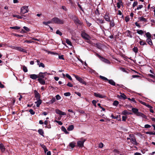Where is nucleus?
Returning a JSON list of instances; mask_svg holds the SVG:
<instances>
[{
  "label": "nucleus",
  "mask_w": 155,
  "mask_h": 155,
  "mask_svg": "<svg viewBox=\"0 0 155 155\" xmlns=\"http://www.w3.org/2000/svg\"><path fill=\"white\" fill-rule=\"evenodd\" d=\"M125 34H127L126 35L128 37H129L130 38H132V32L130 31L129 30H126V31L125 32Z\"/></svg>",
  "instance_id": "obj_11"
},
{
  "label": "nucleus",
  "mask_w": 155,
  "mask_h": 155,
  "mask_svg": "<svg viewBox=\"0 0 155 155\" xmlns=\"http://www.w3.org/2000/svg\"><path fill=\"white\" fill-rule=\"evenodd\" d=\"M22 69L23 71L25 73L28 71L27 68L24 66H23Z\"/></svg>",
  "instance_id": "obj_44"
},
{
  "label": "nucleus",
  "mask_w": 155,
  "mask_h": 155,
  "mask_svg": "<svg viewBox=\"0 0 155 155\" xmlns=\"http://www.w3.org/2000/svg\"><path fill=\"white\" fill-rule=\"evenodd\" d=\"M30 78L33 80H35L37 78H38V76L37 75L35 74H31L30 75Z\"/></svg>",
  "instance_id": "obj_17"
},
{
  "label": "nucleus",
  "mask_w": 155,
  "mask_h": 155,
  "mask_svg": "<svg viewBox=\"0 0 155 155\" xmlns=\"http://www.w3.org/2000/svg\"><path fill=\"white\" fill-rule=\"evenodd\" d=\"M96 20L100 24H103L104 23V20L99 18H97Z\"/></svg>",
  "instance_id": "obj_30"
},
{
  "label": "nucleus",
  "mask_w": 155,
  "mask_h": 155,
  "mask_svg": "<svg viewBox=\"0 0 155 155\" xmlns=\"http://www.w3.org/2000/svg\"><path fill=\"white\" fill-rule=\"evenodd\" d=\"M75 78H76V80L84 84L85 85H87L86 82L82 79V78L78 76V75H74Z\"/></svg>",
  "instance_id": "obj_5"
},
{
  "label": "nucleus",
  "mask_w": 155,
  "mask_h": 155,
  "mask_svg": "<svg viewBox=\"0 0 155 155\" xmlns=\"http://www.w3.org/2000/svg\"><path fill=\"white\" fill-rule=\"evenodd\" d=\"M117 97L120 99L122 98L124 100H125L127 98V96L125 95V94H122V95H117Z\"/></svg>",
  "instance_id": "obj_15"
},
{
  "label": "nucleus",
  "mask_w": 155,
  "mask_h": 155,
  "mask_svg": "<svg viewBox=\"0 0 155 155\" xmlns=\"http://www.w3.org/2000/svg\"><path fill=\"white\" fill-rule=\"evenodd\" d=\"M119 102L117 101H114L113 103V105L115 106H117Z\"/></svg>",
  "instance_id": "obj_36"
},
{
  "label": "nucleus",
  "mask_w": 155,
  "mask_h": 155,
  "mask_svg": "<svg viewBox=\"0 0 155 155\" xmlns=\"http://www.w3.org/2000/svg\"><path fill=\"white\" fill-rule=\"evenodd\" d=\"M0 149L2 152H4L5 150V148L2 143L0 144Z\"/></svg>",
  "instance_id": "obj_19"
},
{
  "label": "nucleus",
  "mask_w": 155,
  "mask_h": 155,
  "mask_svg": "<svg viewBox=\"0 0 155 155\" xmlns=\"http://www.w3.org/2000/svg\"><path fill=\"white\" fill-rule=\"evenodd\" d=\"M125 20L126 22H127L129 21V18L127 16L125 17Z\"/></svg>",
  "instance_id": "obj_58"
},
{
  "label": "nucleus",
  "mask_w": 155,
  "mask_h": 155,
  "mask_svg": "<svg viewBox=\"0 0 155 155\" xmlns=\"http://www.w3.org/2000/svg\"><path fill=\"white\" fill-rule=\"evenodd\" d=\"M127 118V117L126 116H122V120L124 121H125L126 120Z\"/></svg>",
  "instance_id": "obj_63"
},
{
  "label": "nucleus",
  "mask_w": 155,
  "mask_h": 155,
  "mask_svg": "<svg viewBox=\"0 0 155 155\" xmlns=\"http://www.w3.org/2000/svg\"><path fill=\"white\" fill-rule=\"evenodd\" d=\"M71 95V93L69 92L65 93L64 94V95L66 97L69 96L70 95Z\"/></svg>",
  "instance_id": "obj_45"
},
{
  "label": "nucleus",
  "mask_w": 155,
  "mask_h": 155,
  "mask_svg": "<svg viewBox=\"0 0 155 155\" xmlns=\"http://www.w3.org/2000/svg\"><path fill=\"white\" fill-rule=\"evenodd\" d=\"M139 39L140 40V42H139V44H140V45H147L146 42H143V41L142 40H141L140 38H139Z\"/></svg>",
  "instance_id": "obj_32"
},
{
  "label": "nucleus",
  "mask_w": 155,
  "mask_h": 155,
  "mask_svg": "<svg viewBox=\"0 0 155 155\" xmlns=\"http://www.w3.org/2000/svg\"><path fill=\"white\" fill-rule=\"evenodd\" d=\"M38 81L39 82V83L41 85H44L45 84V81L42 78H38Z\"/></svg>",
  "instance_id": "obj_14"
},
{
  "label": "nucleus",
  "mask_w": 155,
  "mask_h": 155,
  "mask_svg": "<svg viewBox=\"0 0 155 155\" xmlns=\"http://www.w3.org/2000/svg\"><path fill=\"white\" fill-rule=\"evenodd\" d=\"M138 20L139 21H143L146 22L147 21V20L145 18H143V17H139L138 18Z\"/></svg>",
  "instance_id": "obj_25"
},
{
  "label": "nucleus",
  "mask_w": 155,
  "mask_h": 155,
  "mask_svg": "<svg viewBox=\"0 0 155 155\" xmlns=\"http://www.w3.org/2000/svg\"><path fill=\"white\" fill-rule=\"evenodd\" d=\"M94 95L95 96V97L101 98H104L106 97L105 95H101L98 93H94Z\"/></svg>",
  "instance_id": "obj_8"
},
{
  "label": "nucleus",
  "mask_w": 155,
  "mask_h": 155,
  "mask_svg": "<svg viewBox=\"0 0 155 155\" xmlns=\"http://www.w3.org/2000/svg\"><path fill=\"white\" fill-rule=\"evenodd\" d=\"M104 144L101 142L99 143V147L100 148H102L103 147Z\"/></svg>",
  "instance_id": "obj_59"
},
{
  "label": "nucleus",
  "mask_w": 155,
  "mask_h": 155,
  "mask_svg": "<svg viewBox=\"0 0 155 155\" xmlns=\"http://www.w3.org/2000/svg\"><path fill=\"white\" fill-rule=\"evenodd\" d=\"M58 58L61 60H64V55H62L60 56H58Z\"/></svg>",
  "instance_id": "obj_48"
},
{
  "label": "nucleus",
  "mask_w": 155,
  "mask_h": 155,
  "mask_svg": "<svg viewBox=\"0 0 155 155\" xmlns=\"http://www.w3.org/2000/svg\"><path fill=\"white\" fill-rule=\"evenodd\" d=\"M17 50V51L21 52H22L24 53H27V50L25 49H24L21 47H14L13 48Z\"/></svg>",
  "instance_id": "obj_7"
},
{
  "label": "nucleus",
  "mask_w": 155,
  "mask_h": 155,
  "mask_svg": "<svg viewBox=\"0 0 155 155\" xmlns=\"http://www.w3.org/2000/svg\"><path fill=\"white\" fill-rule=\"evenodd\" d=\"M56 33L61 36L62 35V33L59 30H57L56 32Z\"/></svg>",
  "instance_id": "obj_43"
},
{
  "label": "nucleus",
  "mask_w": 155,
  "mask_h": 155,
  "mask_svg": "<svg viewBox=\"0 0 155 155\" xmlns=\"http://www.w3.org/2000/svg\"><path fill=\"white\" fill-rule=\"evenodd\" d=\"M28 112H30V113L32 115H33L35 113V112L34 111V110L32 109H30L28 111Z\"/></svg>",
  "instance_id": "obj_42"
},
{
  "label": "nucleus",
  "mask_w": 155,
  "mask_h": 155,
  "mask_svg": "<svg viewBox=\"0 0 155 155\" xmlns=\"http://www.w3.org/2000/svg\"><path fill=\"white\" fill-rule=\"evenodd\" d=\"M143 114L141 112H138L136 114H136V115H137V116H140L141 115H142V114Z\"/></svg>",
  "instance_id": "obj_60"
},
{
  "label": "nucleus",
  "mask_w": 155,
  "mask_h": 155,
  "mask_svg": "<svg viewBox=\"0 0 155 155\" xmlns=\"http://www.w3.org/2000/svg\"><path fill=\"white\" fill-rule=\"evenodd\" d=\"M96 101L95 100H93L92 101V104H93V105L95 107H96Z\"/></svg>",
  "instance_id": "obj_47"
},
{
  "label": "nucleus",
  "mask_w": 155,
  "mask_h": 155,
  "mask_svg": "<svg viewBox=\"0 0 155 155\" xmlns=\"http://www.w3.org/2000/svg\"><path fill=\"white\" fill-rule=\"evenodd\" d=\"M37 65H38L39 67H42L43 68H44L45 67V66L42 63L40 62V61L38 60H37Z\"/></svg>",
  "instance_id": "obj_12"
},
{
  "label": "nucleus",
  "mask_w": 155,
  "mask_h": 155,
  "mask_svg": "<svg viewBox=\"0 0 155 155\" xmlns=\"http://www.w3.org/2000/svg\"><path fill=\"white\" fill-rule=\"evenodd\" d=\"M146 41L149 45H153V43H152L151 38H147V39H146Z\"/></svg>",
  "instance_id": "obj_23"
},
{
  "label": "nucleus",
  "mask_w": 155,
  "mask_h": 155,
  "mask_svg": "<svg viewBox=\"0 0 155 155\" xmlns=\"http://www.w3.org/2000/svg\"><path fill=\"white\" fill-rule=\"evenodd\" d=\"M143 7V6L142 5H139V6L137 7V10H139L141 8Z\"/></svg>",
  "instance_id": "obj_53"
},
{
  "label": "nucleus",
  "mask_w": 155,
  "mask_h": 155,
  "mask_svg": "<svg viewBox=\"0 0 155 155\" xmlns=\"http://www.w3.org/2000/svg\"><path fill=\"white\" fill-rule=\"evenodd\" d=\"M138 2L137 1H135L134 2L133 5H132V7L134 8V7L137 6V5Z\"/></svg>",
  "instance_id": "obj_49"
},
{
  "label": "nucleus",
  "mask_w": 155,
  "mask_h": 155,
  "mask_svg": "<svg viewBox=\"0 0 155 155\" xmlns=\"http://www.w3.org/2000/svg\"><path fill=\"white\" fill-rule=\"evenodd\" d=\"M116 119H117L119 121H121V119L120 118V115H117L116 117Z\"/></svg>",
  "instance_id": "obj_50"
},
{
  "label": "nucleus",
  "mask_w": 155,
  "mask_h": 155,
  "mask_svg": "<svg viewBox=\"0 0 155 155\" xmlns=\"http://www.w3.org/2000/svg\"><path fill=\"white\" fill-rule=\"evenodd\" d=\"M110 22L109 23V25L110 28L114 27V26L115 25V22H114V20H112L111 21H109Z\"/></svg>",
  "instance_id": "obj_16"
},
{
  "label": "nucleus",
  "mask_w": 155,
  "mask_h": 155,
  "mask_svg": "<svg viewBox=\"0 0 155 155\" xmlns=\"http://www.w3.org/2000/svg\"><path fill=\"white\" fill-rule=\"evenodd\" d=\"M100 78L102 79V80L104 81H107L109 80L107 79V78L105 77H104L103 76H99Z\"/></svg>",
  "instance_id": "obj_31"
},
{
  "label": "nucleus",
  "mask_w": 155,
  "mask_h": 155,
  "mask_svg": "<svg viewBox=\"0 0 155 155\" xmlns=\"http://www.w3.org/2000/svg\"><path fill=\"white\" fill-rule=\"evenodd\" d=\"M23 28H24V29L27 31H28L30 30L29 28H28V27L25 26H24V27H23Z\"/></svg>",
  "instance_id": "obj_55"
},
{
  "label": "nucleus",
  "mask_w": 155,
  "mask_h": 155,
  "mask_svg": "<svg viewBox=\"0 0 155 155\" xmlns=\"http://www.w3.org/2000/svg\"><path fill=\"white\" fill-rule=\"evenodd\" d=\"M37 101L35 102V103L36 104V106L38 107L40 106V105L41 104L42 101L41 99H37Z\"/></svg>",
  "instance_id": "obj_18"
},
{
  "label": "nucleus",
  "mask_w": 155,
  "mask_h": 155,
  "mask_svg": "<svg viewBox=\"0 0 155 155\" xmlns=\"http://www.w3.org/2000/svg\"><path fill=\"white\" fill-rule=\"evenodd\" d=\"M55 112L57 114L61 115H66V114L65 113L61 111L58 109H55Z\"/></svg>",
  "instance_id": "obj_9"
},
{
  "label": "nucleus",
  "mask_w": 155,
  "mask_h": 155,
  "mask_svg": "<svg viewBox=\"0 0 155 155\" xmlns=\"http://www.w3.org/2000/svg\"><path fill=\"white\" fill-rule=\"evenodd\" d=\"M95 14H96V15H100L99 11L98 10V9H96V10H95Z\"/></svg>",
  "instance_id": "obj_52"
},
{
  "label": "nucleus",
  "mask_w": 155,
  "mask_h": 155,
  "mask_svg": "<svg viewBox=\"0 0 155 155\" xmlns=\"http://www.w3.org/2000/svg\"><path fill=\"white\" fill-rule=\"evenodd\" d=\"M95 47L99 49L101 48V46L99 44H95Z\"/></svg>",
  "instance_id": "obj_57"
},
{
  "label": "nucleus",
  "mask_w": 155,
  "mask_h": 155,
  "mask_svg": "<svg viewBox=\"0 0 155 155\" xmlns=\"http://www.w3.org/2000/svg\"><path fill=\"white\" fill-rule=\"evenodd\" d=\"M132 112L133 113H134V114L137 113L138 112V110L137 108H132Z\"/></svg>",
  "instance_id": "obj_29"
},
{
  "label": "nucleus",
  "mask_w": 155,
  "mask_h": 155,
  "mask_svg": "<svg viewBox=\"0 0 155 155\" xmlns=\"http://www.w3.org/2000/svg\"><path fill=\"white\" fill-rule=\"evenodd\" d=\"M81 36L82 38L86 40H89L90 38L89 35L84 31H82L81 33Z\"/></svg>",
  "instance_id": "obj_4"
},
{
  "label": "nucleus",
  "mask_w": 155,
  "mask_h": 155,
  "mask_svg": "<svg viewBox=\"0 0 155 155\" xmlns=\"http://www.w3.org/2000/svg\"><path fill=\"white\" fill-rule=\"evenodd\" d=\"M75 143L74 142H72L70 143L69 146L72 149L75 147Z\"/></svg>",
  "instance_id": "obj_28"
},
{
  "label": "nucleus",
  "mask_w": 155,
  "mask_h": 155,
  "mask_svg": "<svg viewBox=\"0 0 155 155\" xmlns=\"http://www.w3.org/2000/svg\"><path fill=\"white\" fill-rule=\"evenodd\" d=\"M38 75V76L39 78H43L45 76V75L44 74V73H43L42 72H40Z\"/></svg>",
  "instance_id": "obj_21"
},
{
  "label": "nucleus",
  "mask_w": 155,
  "mask_h": 155,
  "mask_svg": "<svg viewBox=\"0 0 155 155\" xmlns=\"http://www.w3.org/2000/svg\"><path fill=\"white\" fill-rule=\"evenodd\" d=\"M61 130L66 134H68L69 133L67 131L66 129L65 128V127L64 126H62V127H61Z\"/></svg>",
  "instance_id": "obj_27"
},
{
  "label": "nucleus",
  "mask_w": 155,
  "mask_h": 155,
  "mask_svg": "<svg viewBox=\"0 0 155 155\" xmlns=\"http://www.w3.org/2000/svg\"><path fill=\"white\" fill-rule=\"evenodd\" d=\"M137 33L139 35H142V34H143L144 33V31L142 30H137Z\"/></svg>",
  "instance_id": "obj_37"
},
{
  "label": "nucleus",
  "mask_w": 155,
  "mask_h": 155,
  "mask_svg": "<svg viewBox=\"0 0 155 155\" xmlns=\"http://www.w3.org/2000/svg\"><path fill=\"white\" fill-rule=\"evenodd\" d=\"M145 35H146V37H147V38H151V35L149 32L146 33L145 34Z\"/></svg>",
  "instance_id": "obj_35"
},
{
  "label": "nucleus",
  "mask_w": 155,
  "mask_h": 155,
  "mask_svg": "<svg viewBox=\"0 0 155 155\" xmlns=\"http://www.w3.org/2000/svg\"><path fill=\"white\" fill-rule=\"evenodd\" d=\"M132 50H133V51L134 52L136 53H137L138 49V48L137 47H135L132 49Z\"/></svg>",
  "instance_id": "obj_39"
},
{
  "label": "nucleus",
  "mask_w": 155,
  "mask_h": 155,
  "mask_svg": "<svg viewBox=\"0 0 155 155\" xmlns=\"http://www.w3.org/2000/svg\"><path fill=\"white\" fill-rule=\"evenodd\" d=\"M14 17H16L18 19H22L23 18L22 17H21V16L18 15H14L13 16Z\"/></svg>",
  "instance_id": "obj_41"
},
{
  "label": "nucleus",
  "mask_w": 155,
  "mask_h": 155,
  "mask_svg": "<svg viewBox=\"0 0 155 155\" xmlns=\"http://www.w3.org/2000/svg\"><path fill=\"white\" fill-rule=\"evenodd\" d=\"M81 140L77 142V144L78 147L81 148H82L84 147V142L86 141V139L84 138H81Z\"/></svg>",
  "instance_id": "obj_3"
},
{
  "label": "nucleus",
  "mask_w": 155,
  "mask_h": 155,
  "mask_svg": "<svg viewBox=\"0 0 155 155\" xmlns=\"http://www.w3.org/2000/svg\"><path fill=\"white\" fill-rule=\"evenodd\" d=\"M122 114H123L124 115H126L127 114H132V113H128V112H127V111L125 110L123 111L122 112Z\"/></svg>",
  "instance_id": "obj_33"
},
{
  "label": "nucleus",
  "mask_w": 155,
  "mask_h": 155,
  "mask_svg": "<svg viewBox=\"0 0 155 155\" xmlns=\"http://www.w3.org/2000/svg\"><path fill=\"white\" fill-rule=\"evenodd\" d=\"M108 15H109V14L107 12L105 13L104 16V18L105 20L107 21H110V17Z\"/></svg>",
  "instance_id": "obj_13"
},
{
  "label": "nucleus",
  "mask_w": 155,
  "mask_h": 155,
  "mask_svg": "<svg viewBox=\"0 0 155 155\" xmlns=\"http://www.w3.org/2000/svg\"><path fill=\"white\" fill-rule=\"evenodd\" d=\"M74 129V126L73 125H69V126H68V129H67V130H68V131H71L72 130Z\"/></svg>",
  "instance_id": "obj_26"
},
{
  "label": "nucleus",
  "mask_w": 155,
  "mask_h": 155,
  "mask_svg": "<svg viewBox=\"0 0 155 155\" xmlns=\"http://www.w3.org/2000/svg\"><path fill=\"white\" fill-rule=\"evenodd\" d=\"M10 29H16V30H18L20 28V27L15 26L14 27H10Z\"/></svg>",
  "instance_id": "obj_34"
},
{
  "label": "nucleus",
  "mask_w": 155,
  "mask_h": 155,
  "mask_svg": "<svg viewBox=\"0 0 155 155\" xmlns=\"http://www.w3.org/2000/svg\"><path fill=\"white\" fill-rule=\"evenodd\" d=\"M66 77L67 78H68V79L70 80H72V78L69 74H66Z\"/></svg>",
  "instance_id": "obj_46"
},
{
  "label": "nucleus",
  "mask_w": 155,
  "mask_h": 155,
  "mask_svg": "<svg viewBox=\"0 0 155 155\" xmlns=\"http://www.w3.org/2000/svg\"><path fill=\"white\" fill-rule=\"evenodd\" d=\"M78 7H79L80 9H81V10L82 12H83L84 10L83 9V8L81 7V6L79 4L78 2Z\"/></svg>",
  "instance_id": "obj_56"
},
{
  "label": "nucleus",
  "mask_w": 155,
  "mask_h": 155,
  "mask_svg": "<svg viewBox=\"0 0 155 155\" xmlns=\"http://www.w3.org/2000/svg\"><path fill=\"white\" fill-rule=\"evenodd\" d=\"M129 137H130V139L135 138V135H134L133 134H130L129 135Z\"/></svg>",
  "instance_id": "obj_54"
},
{
  "label": "nucleus",
  "mask_w": 155,
  "mask_h": 155,
  "mask_svg": "<svg viewBox=\"0 0 155 155\" xmlns=\"http://www.w3.org/2000/svg\"><path fill=\"white\" fill-rule=\"evenodd\" d=\"M85 21H86V24L87 25V26L88 27H90V26H91V23L87 21L86 20H85Z\"/></svg>",
  "instance_id": "obj_62"
},
{
  "label": "nucleus",
  "mask_w": 155,
  "mask_h": 155,
  "mask_svg": "<svg viewBox=\"0 0 155 155\" xmlns=\"http://www.w3.org/2000/svg\"><path fill=\"white\" fill-rule=\"evenodd\" d=\"M150 127L151 126L148 124H146L144 125V127L146 128H150Z\"/></svg>",
  "instance_id": "obj_61"
},
{
  "label": "nucleus",
  "mask_w": 155,
  "mask_h": 155,
  "mask_svg": "<svg viewBox=\"0 0 155 155\" xmlns=\"http://www.w3.org/2000/svg\"><path fill=\"white\" fill-rule=\"evenodd\" d=\"M56 99L57 100H60L61 99V97L58 94L55 96Z\"/></svg>",
  "instance_id": "obj_51"
},
{
  "label": "nucleus",
  "mask_w": 155,
  "mask_h": 155,
  "mask_svg": "<svg viewBox=\"0 0 155 155\" xmlns=\"http://www.w3.org/2000/svg\"><path fill=\"white\" fill-rule=\"evenodd\" d=\"M67 86L69 87H73V85L71 84V83L68 82L67 84Z\"/></svg>",
  "instance_id": "obj_64"
},
{
  "label": "nucleus",
  "mask_w": 155,
  "mask_h": 155,
  "mask_svg": "<svg viewBox=\"0 0 155 155\" xmlns=\"http://www.w3.org/2000/svg\"><path fill=\"white\" fill-rule=\"evenodd\" d=\"M130 141L133 144H134L136 145H137V143L136 142V139H135V138L130 139Z\"/></svg>",
  "instance_id": "obj_22"
},
{
  "label": "nucleus",
  "mask_w": 155,
  "mask_h": 155,
  "mask_svg": "<svg viewBox=\"0 0 155 155\" xmlns=\"http://www.w3.org/2000/svg\"><path fill=\"white\" fill-rule=\"evenodd\" d=\"M66 43L68 45H70V46H72V44L70 41L68 39H66Z\"/></svg>",
  "instance_id": "obj_38"
},
{
  "label": "nucleus",
  "mask_w": 155,
  "mask_h": 155,
  "mask_svg": "<svg viewBox=\"0 0 155 155\" xmlns=\"http://www.w3.org/2000/svg\"><path fill=\"white\" fill-rule=\"evenodd\" d=\"M34 95L35 97L36 98V100L40 99V94L36 90L34 91Z\"/></svg>",
  "instance_id": "obj_10"
},
{
  "label": "nucleus",
  "mask_w": 155,
  "mask_h": 155,
  "mask_svg": "<svg viewBox=\"0 0 155 155\" xmlns=\"http://www.w3.org/2000/svg\"><path fill=\"white\" fill-rule=\"evenodd\" d=\"M107 81L108 82V83H109V84L114 86H116V84H115V83L112 79H110L109 80V81Z\"/></svg>",
  "instance_id": "obj_20"
},
{
  "label": "nucleus",
  "mask_w": 155,
  "mask_h": 155,
  "mask_svg": "<svg viewBox=\"0 0 155 155\" xmlns=\"http://www.w3.org/2000/svg\"><path fill=\"white\" fill-rule=\"evenodd\" d=\"M28 6H25L21 8V16L25 17L26 15H24L25 13L28 12Z\"/></svg>",
  "instance_id": "obj_2"
},
{
  "label": "nucleus",
  "mask_w": 155,
  "mask_h": 155,
  "mask_svg": "<svg viewBox=\"0 0 155 155\" xmlns=\"http://www.w3.org/2000/svg\"><path fill=\"white\" fill-rule=\"evenodd\" d=\"M96 55L97 57H98L101 61H102L104 62L105 63H110V61L109 60L106 59L104 58L103 57L101 56V55H99L98 54H96Z\"/></svg>",
  "instance_id": "obj_6"
},
{
  "label": "nucleus",
  "mask_w": 155,
  "mask_h": 155,
  "mask_svg": "<svg viewBox=\"0 0 155 155\" xmlns=\"http://www.w3.org/2000/svg\"><path fill=\"white\" fill-rule=\"evenodd\" d=\"M38 132L40 135H41L42 136L44 137V132L43 130L41 129H39L38 130Z\"/></svg>",
  "instance_id": "obj_24"
},
{
  "label": "nucleus",
  "mask_w": 155,
  "mask_h": 155,
  "mask_svg": "<svg viewBox=\"0 0 155 155\" xmlns=\"http://www.w3.org/2000/svg\"><path fill=\"white\" fill-rule=\"evenodd\" d=\"M52 21L54 23L59 25H62L64 24V20L59 19L57 17H54L52 18Z\"/></svg>",
  "instance_id": "obj_1"
},
{
  "label": "nucleus",
  "mask_w": 155,
  "mask_h": 155,
  "mask_svg": "<svg viewBox=\"0 0 155 155\" xmlns=\"http://www.w3.org/2000/svg\"><path fill=\"white\" fill-rule=\"evenodd\" d=\"M55 101V98L54 97H53L51 100L50 101V103L53 104Z\"/></svg>",
  "instance_id": "obj_40"
}]
</instances>
